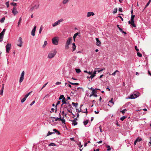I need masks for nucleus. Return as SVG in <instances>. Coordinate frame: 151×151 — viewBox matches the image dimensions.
I'll list each match as a JSON object with an SVG mask.
<instances>
[{"instance_id":"f257e3e1","label":"nucleus","mask_w":151,"mask_h":151,"mask_svg":"<svg viewBox=\"0 0 151 151\" xmlns=\"http://www.w3.org/2000/svg\"><path fill=\"white\" fill-rule=\"evenodd\" d=\"M135 17V15L132 14L131 17V21H128V23L129 24H131V25L134 27H136V25L134 23V19Z\"/></svg>"},{"instance_id":"f03ea898","label":"nucleus","mask_w":151,"mask_h":151,"mask_svg":"<svg viewBox=\"0 0 151 151\" xmlns=\"http://www.w3.org/2000/svg\"><path fill=\"white\" fill-rule=\"evenodd\" d=\"M58 38L57 37H53L52 40V43L54 45H58Z\"/></svg>"},{"instance_id":"7ed1b4c3","label":"nucleus","mask_w":151,"mask_h":151,"mask_svg":"<svg viewBox=\"0 0 151 151\" xmlns=\"http://www.w3.org/2000/svg\"><path fill=\"white\" fill-rule=\"evenodd\" d=\"M56 54V52L55 50L52 52H51L49 53L48 55V58L51 59L54 57L55 55Z\"/></svg>"},{"instance_id":"20e7f679","label":"nucleus","mask_w":151,"mask_h":151,"mask_svg":"<svg viewBox=\"0 0 151 151\" xmlns=\"http://www.w3.org/2000/svg\"><path fill=\"white\" fill-rule=\"evenodd\" d=\"M63 19H60L58 20L57 21L55 22L54 23L52 24V26L53 27H55L57 26V25L59 24L60 22L63 21Z\"/></svg>"},{"instance_id":"39448f33","label":"nucleus","mask_w":151,"mask_h":151,"mask_svg":"<svg viewBox=\"0 0 151 151\" xmlns=\"http://www.w3.org/2000/svg\"><path fill=\"white\" fill-rule=\"evenodd\" d=\"M22 38L21 37H19L18 41V43L17 45L19 47H21L22 46Z\"/></svg>"},{"instance_id":"423d86ee","label":"nucleus","mask_w":151,"mask_h":151,"mask_svg":"<svg viewBox=\"0 0 151 151\" xmlns=\"http://www.w3.org/2000/svg\"><path fill=\"white\" fill-rule=\"evenodd\" d=\"M24 71H23L19 79V83H21L22 82L24 79Z\"/></svg>"},{"instance_id":"0eeeda50","label":"nucleus","mask_w":151,"mask_h":151,"mask_svg":"<svg viewBox=\"0 0 151 151\" xmlns=\"http://www.w3.org/2000/svg\"><path fill=\"white\" fill-rule=\"evenodd\" d=\"M12 12L14 15H16L18 13V12L17 11L16 7L15 6L13 7Z\"/></svg>"},{"instance_id":"6e6552de","label":"nucleus","mask_w":151,"mask_h":151,"mask_svg":"<svg viewBox=\"0 0 151 151\" xmlns=\"http://www.w3.org/2000/svg\"><path fill=\"white\" fill-rule=\"evenodd\" d=\"M50 118L51 119H52V118L55 119V121H57L58 120L60 119V120L62 121V122H65V120L64 119L62 120L61 119V118L60 117V118H56L55 117H50Z\"/></svg>"},{"instance_id":"1a4fd4ad","label":"nucleus","mask_w":151,"mask_h":151,"mask_svg":"<svg viewBox=\"0 0 151 151\" xmlns=\"http://www.w3.org/2000/svg\"><path fill=\"white\" fill-rule=\"evenodd\" d=\"M11 44H7L6 46V52H9L10 49Z\"/></svg>"},{"instance_id":"9d476101","label":"nucleus","mask_w":151,"mask_h":151,"mask_svg":"<svg viewBox=\"0 0 151 151\" xmlns=\"http://www.w3.org/2000/svg\"><path fill=\"white\" fill-rule=\"evenodd\" d=\"M137 97V96L136 94L130 95L129 98L131 99H134Z\"/></svg>"},{"instance_id":"9b49d317","label":"nucleus","mask_w":151,"mask_h":151,"mask_svg":"<svg viewBox=\"0 0 151 151\" xmlns=\"http://www.w3.org/2000/svg\"><path fill=\"white\" fill-rule=\"evenodd\" d=\"M72 40V37L68 38L66 41V44L69 45L71 43Z\"/></svg>"},{"instance_id":"f8f14e48","label":"nucleus","mask_w":151,"mask_h":151,"mask_svg":"<svg viewBox=\"0 0 151 151\" xmlns=\"http://www.w3.org/2000/svg\"><path fill=\"white\" fill-rule=\"evenodd\" d=\"M95 15L94 12H88L87 14V17H89L91 16H93Z\"/></svg>"},{"instance_id":"ddd939ff","label":"nucleus","mask_w":151,"mask_h":151,"mask_svg":"<svg viewBox=\"0 0 151 151\" xmlns=\"http://www.w3.org/2000/svg\"><path fill=\"white\" fill-rule=\"evenodd\" d=\"M36 26H35L31 32V35L33 36L35 35V32L36 30Z\"/></svg>"},{"instance_id":"4468645a","label":"nucleus","mask_w":151,"mask_h":151,"mask_svg":"<svg viewBox=\"0 0 151 151\" xmlns=\"http://www.w3.org/2000/svg\"><path fill=\"white\" fill-rule=\"evenodd\" d=\"M39 5L38 4L35 5L34 6L32 7L30 9V10L32 11L34 9H37L38 8Z\"/></svg>"},{"instance_id":"2eb2a0df","label":"nucleus","mask_w":151,"mask_h":151,"mask_svg":"<svg viewBox=\"0 0 151 151\" xmlns=\"http://www.w3.org/2000/svg\"><path fill=\"white\" fill-rule=\"evenodd\" d=\"M80 32H77L74 34L73 36V40L74 41H75V39L77 36H80Z\"/></svg>"},{"instance_id":"dca6fc26","label":"nucleus","mask_w":151,"mask_h":151,"mask_svg":"<svg viewBox=\"0 0 151 151\" xmlns=\"http://www.w3.org/2000/svg\"><path fill=\"white\" fill-rule=\"evenodd\" d=\"M76 120L77 119L76 118L74 119H73V120H72L71 121L72 122V125H73L74 126H75V125H76L78 123L76 121Z\"/></svg>"},{"instance_id":"f3484780","label":"nucleus","mask_w":151,"mask_h":151,"mask_svg":"<svg viewBox=\"0 0 151 151\" xmlns=\"http://www.w3.org/2000/svg\"><path fill=\"white\" fill-rule=\"evenodd\" d=\"M96 45L98 46L100 45L101 42L100 41H99L98 38H96Z\"/></svg>"},{"instance_id":"a211bd4d","label":"nucleus","mask_w":151,"mask_h":151,"mask_svg":"<svg viewBox=\"0 0 151 151\" xmlns=\"http://www.w3.org/2000/svg\"><path fill=\"white\" fill-rule=\"evenodd\" d=\"M89 120L88 119H84L83 122V123L85 126L86 127V125L88 123Z\"/></svg>"},{"instance_id":"6ab92c4d","label":"nucleus","mask_w":151,"mask_h":151,"mask_svg":"<svg viewBox=\"0 0 151 151\" xmlns=\"http://www.w3.org/2000/svg\"><path fill=\"white\" fill-rule=\"evenodd\" d=\"M62 101L63 102V104L61 105L62 106L64 104H67L68 103V102H66V99L65 98H64V99H62Z\"/></svg>"},{"instance_id":"aec40b11","label":"nucleus","mask_w":151,"mask_h":151,"mask_svg":"<svg viewBox=\"0 0 151 151\" xmlns=\"http://www.w3.org/2000/svg\"><path fill=\"white\" fill-rule=\"evenodd\" d=\"M72 45L73 51H74L76 49V46L74 43L72 44Z\"/></svg>"},{"instance_id":"412c9836","label":"nucleus","mask_w":151,"mask_h":151,"mask_svg":"<svg viewBox=\"0 0 151 151\" xmlns=\"http://www.w3.org/2000/svg\"><path fill=\"white\" fill-rule=\"evenodd\" d=\"M4 35H3L0 33V42L2 41Z\"/></svg>"},{"instance_id":"4be33fe9","label":"nucleus","mask_w":151,"mask_h":151,"mask_svg":"<svg viewBox=\"0 0 151 151\" xmlns=\"http://www.w3.org/2000/svg\"><path fill=\"white\" fill-rule=\"evenodd\" d=\"M70 0H63V3L64 4H65L68 3Z\"/></svg>"},{"instance_id":"5701e85b","label":"nucleus","mask_w":151,"mask_h":151,"mask_svg":"<svg viewBox=\"0 0 151 151\" xmlns=\"http://www.w3.org/2000/svg\"><path fill=\"white\" fill-rule=\"evenodd\" d=\"M64 109L65 110H67L70 113L71 112V109H70V110L69 109H68L67 108V107H65L64 108Z\"/></svg>"},{"instance_id":"b1692460","label":"nucleus","mask_w":151,"mask_h":151,"mask_svg":"<svg viewBox=\"0 0 151 151\" xmlns=\"http://www.w3.org/2000/svg\"><path fill=\"white\" fill-rule=\"evenodd\" d=\"M72 104L75 107H76L78 105V103H75L74 102L72 103Z\"/></svg>"},{"instance_id":"393cba45","label":"nucleus","mask_w":151,"mask_h":151,"mask_svg":"<svg viewBox=\"0 0 151 151\" xmlns=\"http://www.w3.org/2000/svg\"><path fill=\"white\" fill-rule=\"evenodd\" d=\"M67 104H68V106L67 108L68 109H71V108L72 107L71 105L68 102V103Z\"/></svg>"},{"instance_id":"a878e982","label":"nucleus","mask_w":151,"mask_h":151,"mask_svg":"<svg viewBox=\"0 0 151 151\" xmlns=\"http://www.w3.org/2000/svg\"><path fill=\"white\" fill-rule=\"evenodd\" d=\"M5 17H3L0 20V22L1 23H3V22H4V20H5Z\"/></svg>"},{"instance_id":"bb28decb","label":"nucleus","mask_w":151,"mask_h":151,"mask_svg":"<svg viewBox=\"0 0 151 151\" xmlns=\"http://www.w3.org/2000/svg\"><path fill=\"white\" fill-rule=\"evenodd\" d=\"M68 82L70 83V84H71L72 85H78L79 84L78 83H71L69 81Z\"/></svg>"},{"instance_id":"cd10ccee","label":"nucleus","mask_w":151,"mask_h":151,"mask_svg":"<svg viewBox=\"0 0 151 151\" xmlns=\"http://www.w3.org/2000/svg\"><path fill=\"white\" fill-rule=\"evenodd\" d=\"M93 94L94 95L96 93H97L96 91L95 90V89H92V91L91 93Z\"/></svg>"},{"instance_id":"c85d7f7f","label":"nucleus","mask_w":151,"mask_h":151,"mask_svg":"<svg viewBox=\"0 0 151 151\" xmlns=\"http://www.w3.org/2000/svg\"><path fill=\"white\" fill-rule=\"evenodd\" d=\"M21 21H22V18H21V17L19 18V21H18V26H18V27H19V25L20 24V23H21Z\"/></svg>"},{"instance_id":"c756f323","label":"nucleus","mask_w":151,"mask_h":151,"mask_svg":"<svg viewBox=\"0 0 151 151\" xmlns=\"http://www.w3.org/2000/svg\"><path fill=\"white\" fill-rule=\"evenodd\" d=\"M47 44V41H45L44 42V44L42 46V47L43 48H44L45 47L46 45Z\"/></svg>"},{"instance_id":"7c9ffc66","label":"nucleus","mask_w":151,"mask_h":151,"mask_svg":"<svg viewBox=\"0 0 151 151\" xmlns=\"http://www.w3.org/2000/svg\"><path fill=\"white\" fill-rule=\"evenodd\" d=\"M113 99L112 98L111 99V100L110 101H109V103L110 104L111 103L112 104V106L114 104V102L113 101H112Z\"/></svg>"},{"instance_id":"2f4dec72","label":"nucleus","mask_w":151,"mask_h":151,"mask_svg":"<svg viewBox=\"0 0 151 151\" xmlns=\"http://www.w3.org/2000/svg\"><path fill=\"white\" fill-rule=\"evenodd\" d=\"M53 131L55 132L58 133V134H60L59 132L56 129H53Z\"/></svg>"},{"instance_id":"473e14b6","label":"nucleus","mask_w":151,"mask_h":151,"mask_svg":"<svg viewBox=\"0 0 151 151\" xmlns=\"http://www.w3.org/2000/svg\"><path fill=\"white\" fill-rule=\"evenodd\" d=\"M76 72L77 73H79L81 72V70L80 69H76Z\"/></svg>"},{"instance_id":"72a5a7b5","label":"nucleus","mask_w":151,"mask_h":151,"mask_svg":"<svg viewBox=\"0 0 151 151\" xmlns=\"http://www.w3.org/2000/svg\"><path fill=\"white\" fill-rule=\"evenodd\" d=\"M64 98H65L64 96L63 95H61L60 96L59 99V100L63 99H64Z\"/></svg>"},{"instance_id":"f704fd0d","label":"nucleus","mask_w":151,"mask_h":151,"mask_svg":"<svg viewBox=\"0 0 151 151\" xmlns=\"http://www.w3.org/2000/svg\"><path fill=\"white\" fill-rule=\"evenodd\" d=\"M118 72H119V71L117 70H116V71H115L113 73H112L111 74V75L113 76H115V75H116V73Z\"/></svg>"},{"instance_id":"c9c22d12","label":"nucleus","mask_w":151,"mask_h":151,"mask_svg":"<svg viewBox=\"0 0 151 151\" xmlns=\"http://www.w3.org/2000/svg\"><path fill=\"white\" fill-rule=\"evenodd\" d=\"M55 144L54 143H50L49 145L48 146H55Z\"/></svg>"},{"instance_id":"e433bc0d","label":"nucleus","mask_w":151,"mask_h":151,"mask_svg":"<svg viewBox=\"0 0 151 151\" xmlns=\"http://www.w3.org/2000/svg\"><path fill=\"white\" fill-rule=\"evenodd\" d=\"M117 11V9L116 8H114V11H113V13L114 14H115L116 13Z\"/></svg>"},{"instance_id":"4c0bfd02","label":"nucleus","mask_w":151,"mask_h":151,"mask_svg":"<svg viewBox=\"0 0 151 151\" xmlns=\"http://www.w3.org/2000/svg\"><path fill=\"white\" fill-rule=\"evenodd\" d=\"M5 31L6 29H4L2 32L0 33V34L2 35H4Z\"/></svg>"},{"instance_id":"58836bf2","label":"nucleus","mask_w":151,"mask_h":151,"mask_svg":"<svg viewBox=\"0 0 151 151\" xmlns=\"http://www.w3.org/2000/svg\"><path fill=\"white\" fill-rule=\"evenodd\" d=\"M137 55L139 57H141L142 56V54L138 52H137Z\"/></svg>"},{"instance_id":"ea45409f","label":"nucleus","mask_w":151,"mask_h":151,"mask_svg":"<svg viewBox=\"0 0 151 151\" xmlns=\"http://www.w3.org/2000/svg\"><path fill=\"white\" fill-rule=\"evenodd\" d=\"M31 93V92H29L28 93H27L26 95L24 97L26 99L28 97V96Z\"/></svg>"},{"instance_id":"a19ab883","label":"nucleus","mask_w":151,"mask_h":151,"mask_svg":"<svg viewBox=\"0 0 151 151\" xmlns=\"http://www.w3.org/2000/svg\"><path fill=\"white\" fill-rule=\"evenodd\" d=\"M106 147L108 148V149L107 150V151H110L111 150V148L110 147V146L109 145H107L106 146Z\"/></svg>"},{"instance_id":"79ce46f5","label":"nucleus","mask_w":151,"mask_h":151,"mask_svg":"<svg viewBox=\"0 0 151 151\" xmlns=\"http://www.w3.org/2000/svg\"><path fill=\"white\" fill-rule=\"evenodd\" d=\"M26 99L25 98H24H24H23L21 100V102L22 103H23L26 100Z\"/></svg>"},{"instance_id":"37998d69","label":"nucleus","mask_w":151,"mask_h":151,"mask_svg":"<svg viewBox=\"0 0 151 151\" xmlns=\"http://www.w3.org/2000/svg\"><path fill=\"white\" fill-rule=\"evenodd\" d=\"M69 45L66 44L65 45V48L66 49H68L69 48Z\"/></svg>"},{"instance_id":"c03bdc74","label":"nucleus","mask_w":151,"mask_h":151,"mask_svg":"<svg viewBox=\"0 0 151 151\" xmlns=\"http://www.w3.org/2000/svg\"><path fill=\"white\" fill-rule=\"evenodd\" d=\"M125 118L126 117L125 116H123L121 118L120 120L123 121L125 119Z\"/></svg>"},{"instance_id":"a18cd8bd","label":"nucleus","mask_w":151,"mask_h":151,"mask_svg":"<svg viewBox=\"0 0 151 151\" xmlns=\"http://www.w3.org/2000/svg\"><path fill=\"white\" fill-rule=\"evenodd\" d=\"M137 140V142H140L142 140L141 138H137L136 139Z\"/></svg>"},{"instance_id":"49530a36","label":"nucleus","mask_w":151,"mask_h":151,"mask_svg":"<svg viewBox=\"0 0 151 151\" xmlns=\"http://www.w3.org/2000/svg\"><path fill=\"white\" fill-rule=\"evenodd\" d=\"M4 89H1L0 91V94L1 95H2L3 94Z\"/></svg>"},{"instance_id":"de8ad7c7","label":"nucleus","mask_w":151,"mask_h":151,"mask_svg":"<svg viewBox=\"0 0 151 151\" xmlns=\"http://www.w3.org/2000/svg\"><path fill=\"white\" fill-rule=\"evenodd\" d=\"M53 133H54V132H49L47 135V136H49L51 134H53Z\"/></svg>"},{"instance_id":"09e8293b","label":"nucleus","mask_w":151,"mask_h":151,"mask_svg":"<svg viewBox=\"0 0 151 151\" xmlns=\"http://www.w3.org/2000/svg\"><path fill=\"white\" fill-rule=\"evenodd\" d=\"M126 111H127L126 109H124L122 110V111H121V112H122V113L123 114H124V113Z\"/></svg>"},{"instance_id":"8fccbe9b","label":"nucleus","mask_w":151,"mask_h":151,"mask_svg":"<svg viewBox=\"0 0 151 151\" xmlns=\"http://www.w3.org/2000/svg\"><path fill=\"white\" fill-rule=\"evenodd\" d=\"M96 70H95L93 72V74H92L93 77H94L96 76Z\"/></svg>"},{"instance_id":"3c124183","label":"nucleus","mask_w":151,"mask_h":151,"mask_svg":"<svg viewBox=\"0 0 151 151\" xmlns=\"http://www.w3.org/2000/svg\"><path fill=\"white\" fill-rule=\"evenodd\" d=\"M94 77H93V75H91V76H87V78H91V79H92Z\"/></svg>"},{"instance_id":"603ef678","label":"nucleus","mask_w":151,"mask_h":151,"mask_svg":"<svg viewBox=\"0 0 151 151\" xmlns=\"http://www.w3.org/2000/svg\"><path fill=\"white\" fill-rule=\"evenodd\" d=\"M61 84V82H57L55 83V85H58Z\"/></svg>"},{"instance_id":"864d4df0","label":"nucleus","mask_w":151,"mask_h":151,"mask_svg":"<svg viewBox=\"0 0 151 151\" xmlns=\"http://www.w3.org/2000/svg\"><path fill=\"white\" fill-rule=\"evenodd\" d=\"M48 83V82L47 83H46L42 87V88L41 90H42V89L43 88H44V87H45L46 85H47V84Z\"/></svg>"},{"instance_id":"5fc2aeb1","label":"nucleus","mask_w":151,"mask_h":151,"mask_svg":"<svg viewBox=\"0 0 151 151\" xmlns=\"http://www.w3.org/2000/svg\"><path fill=\"white\" fill-rule=\"evenodd\" d=\"M11 4L13 6H16L17 5L16 3H11Z\"/></svg>"},{"instance_id":"6e6d98bb","label":"nucleus","mask_w":151,"mask_h":151,"mask_svg":"<svg viewBox=\"0 0 151 151\" xmlns=\"http://www.w3.org/2000/svg\"><path fill=\"white\" fill-rule=\"evenodd\" d=\"M42 27H41L40 28V29L39 31V33H40L42 31Z\"/></svg>"},{"instance_id":"4d7b16f0","label":"nucleus","mask_w":151,"mask_h":151,"mask_svg":"<svg viewBox=\"0 0 151 151\" xmlns=\"http://www.w3.org/2000/svg\"><path fill=\"white\" fill-rule=\"evenodd\" d=\"M35 101H33L32 103H31L30 104V106H32V105H33L35 103Z\"/></svg>"},{"instance_id":"13d9d810","label":"nucleus","mask_w":151,"mask_h":151,"mask_svg":"<svg viewBox=\"0 0 151 151\" xmlns=\"http://www.w3.org/2000/svg\"><path fill=\"white\" fill-rule=\"evenodd\" d=\"M99 129H100V132H103V131H102V130L101 127V126H100V127H99Z\"/></svg>"},{"instance_id":"bf43d9fd","label":"nucleus","mask_w":151,"mask_h":151,"mask_svg":"<svg viewBox=\"0 0 151 151\" xmlns=\"http://www.w3.org/2000/svg\"><path fill=\"white\" fill-rule=\"evenodd\" d=\"M6 5L7 6V7H9V3L8 2L6 3Z\"/></svg>"},{"instance_id":"052dcab7","label":"nucleus","mask_w":151,"mask_h":151,"mask_svg":"<svg viewBox=\"0 0 151 151\" xmlns=\"http://www.w3.org/2000/svg\"><path fill=\"white\" fill-rule=\"evenodd\" d=\"M60 101H58V102H57V104H56V106L58 105L59 104H60Z\"/></svg>"},{"instance_id":"680f3d73","label":"nucleus","mask_w":151,"mask_h":151,"mask_svg":"<svg viewBox=\"0 0 151 151\" xmlns=\"http://www.w3.org/2000/svg\"><path fill=\"white\" fill-rule=\"evenodd\" d=\"M55 110V109L54 108H52L51 109V111H50V112H53Z\"/></svg>"},{"instance_id":"e2e57ef3","label":"nucleus","mask_w":151,"mask_h":151,"mask_svg":"<svg viewBox=\"0 0 151 151\" xmlns=\"http://www.w3.org/2000/svg\"><path fill=\"white\" fill-rule=\"evenodd\" d=\"M135 48L136 51L138 52V51L139 50V49L137 48V46H135Z\"/></svg>"},{"instance_id":"0e129e2a","label":"nucleus","mask_w":151,"mask_h":151,"mask_svg":"<svg viewBox=\"0 0 151 151\" xmlns=\"http://www.w3.org/2000/svg\"><path fill=\"white\" fill-rule=\"evenodd\" d=\"M4 84L3 83L2 84V88H1V89H4Z\"/></svg>"},{"instance_id":"69168bd1","label":"nucleus","mask_w":151,"mask_h":151,"mask_svg":"<svg viewBox=\"0 0 151 151\" xmlns=\"http://www.w3.org/2000/svg\"><path fill=\"white\" fill-rule=\"evenodd\" d=\"M150 4V3H149V2H148L146 5L145 7H146L147 6L149 5Z\"/></svg>"},{"instance_id":"338daca9","label":"nucleus","mask_w":151,"mask_h":151,"mask_svg":"<svg viewBox=\"0 0 151 151\" xmlns=\"http://www.w3.org/2000/svg\"><path fill=\"white\" fill-rule=\"evenodd\" d=\"M119 11L120 12H122V8H119Z\"/></svg>"},{"instance_id":"774afa93","label":"nucleus","mask_w":151,"mask_h":151,"mask_svg":"<svg viewBox=\"0 0 151 151\" xmlns=\"http://www.w3.org/2000/svg\"><path fill=\"white\" fill-rule=\"evenodd\" d=\"M137 142V140H136L134 142V145H136Z\"/></svg>"}]
</instances>
